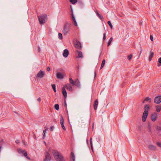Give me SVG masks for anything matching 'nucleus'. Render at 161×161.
Returning a JSON list of instances; mask_svg holds the SVG:
<instances>
[{
    "instance_id": "27",
    "label": "nucleus",
    "mask_w": 161,
    "mask_h": 161,
    "mask_svg": "<svg viewBox=\"0 0 161 161\" xmlns=\"http://www.w3.org/2000/svg\"><path fill=\"white\" fill-rule=\"evenodd\" d=\"M69 82L70 83L72 84L73 85L75 84V81H74L72 78H69Z\"/></svg>"
},
{
    "instance_id": "6",
    "label": "nucleus",
    "mask_w": 161,
    "mask_h": 161,
    "mask_svg": "<svg viewBox=\"0 0 161 161\" xmlns=\"http://www.w3.org/2000/svg\"><path fill=\"white\" fill-rule=\"evenodd\" d=\"M158 114L154 112L151 115V119L153 121H155L158 118Z\"/></svg>"
},
{
    "instance_id": "49",
    "label": "nucleus",
    "mask_w": 161,
    "mask_h": 161,
    "mask_svg": "<svg viewBox=\"0 0 161 161\" xmlns=\"http://www.w3.org/2000/svg\"><path fill=\"white\" fill-rule=\"evenodd\" d=\"M90 143H91L92 142V139L91 137L90 138Z\"/></svg>"
},
{
    "instance_id": "8",
    "label": "nucleus",
    "mask_w": 161,
    "mask_h": 161,
    "mask_svg": "<svg viewBox=\"0 0 161 161\" xmlns=\"http://www.w3.org/2000/svg\"><path fill=\"white\" fill-rule=\"evenodd\" d=\"M161 102V96H157L155 98L154 103L156 104H159Z\"/></svg>"
},
{
    "instance_id": "25",
    "label": "nucleus",
    "mask_w": 161,
    "mask_h": 161,
    "mask_svg": "<svg viewBox=\"0 0 161 161\" xmlns=\"http://www.w3.org/2000/svg\"><path fill=\"white\" fill-rule=\"evenodd\" d=\"M23 154H24V156L26 158H27L28 159H29V160L30 159V158L29 157L28 155V154L27 153V152L26 151L25 152V153H24Z\"/></svg>"
},
{
    "instance_id": "2",
    "label": "nucleus",
    "mask_w": 161,
    "mask_h": 161,
    "mask_svg": "<svg viewBox=\"0 0 161 161\" xmlns=\"http://www.w3.org/2000/svg\"><path fill=\"white\" fill-rule=\"evenodd\" d=\"M145 111L143 112L142 116V120L143 122H145L148 115V111L149 109V106L148 105H146L144 107Z\"/></svg>"
},
{
    "instance_id": "13",
    "label": "nucleus",
    "mask_w": 161,
    "mask_h": 161,
    "mask_svg": "<svg viewBox=\"0 0 161 161\" xmlns=\"http://www.w3.org/2000/svg\"><path fill=\"white\" fill-rule=\"evenodd\" d=\"M64 120L62 116H61L60 117V124L62 128L64 130H66V128L64 125Z\"/></svg>"
},
{
    "instance_id": "23",
    "label": "nucleus",
    "mask_w": 161,
    "mask_h": 161,
    "mask_svg": "<svg viewBox=\"0 0 161 161\" xmlns=\"http://www.w3.org/2000/svg\"><path fill=\"white\" fill-rule=\"evenodd\" d=\"M97 15L99 17V18L101 20L103 19V17L101 16L98 12L97 11H95Z\"/></svg>"
},
{
    "instance_id": "46",
    "label": "nucleus",
    "mask_w": 161,
    "mask_h": 161,
    "mask_svg": "<svg viewBox=\"0 0 161 161\" xmlns=\"http://www.w3.org/2000/svg\"><path fill=\"white\" fill-rule=\"evenodd\" d=\"M46 136L45 134H43V136L42 138L44 139Z\"/></svg>"
},
{
    "instance_id": "52",
    "label": "nucleus",
    "mask_w": 161,
    "mask_h": 161,
    "mask_svg": "<svg viewBox=\"0 0 161 161\" xmlns=\"http://www.w3.org/2000/svg\"><path fill=\"white\" fill-rule=\"evenodd\" d=\"M86 142H87V143H88V139H86Z\"/></svg>"
},
{
    "instance_id": "28",
    "label": "nucleus",
    "mask_w": 161,
    "mask_h": 161,
    "mask_svg": "<svg viewBox=\"0 0 161 161\" xmlns=\"http://www.w3.org/2000/svg\"><path fill=\"white\" fill-rule=\"evenodd\" d=\"M25 150H23L21 149H19L18 150V152L19 153H22L23 154H24V153H25Z\"/></svg>"
},
{
    "instance_id": "32",
    "label": "nucleus",
    "mask_w": 161,
    "mask_h": 161,
    "mask_svg": "<svg viewBox=\"0 0 161 161\" xmlns=\"http://www.w3.org/2000/svg\"><path fill=\"white\" fill-rule=\"evenodd\" d=\"M145 100L147 101H148L149 102H150L151 101V98H149L148 97H147L145 99Z\"/></svg>"
},
{
    "instance_id": "31",
    "label": "nucleus",
    "mask_w": 161,
    "mask_h": 161,
    "mask_svg": "<svg viewBox=\"0 0 161 161\" xmlns=\"http://www.w3.org/2000/svg\"><path fill=\"white\" fill-rule=\"evenodd\" d=\"M113 38L112 37H111L109 39V41L108 42V47L110 45V44L112 41L113 40Z\"/></svg>"
},
{
    "instance_id": "19",
    "label": "nucleus",
    "mask_w": 161,
    "mask_h": 161,
    "mask_svg": "<svg viewBox=\"0 0 161 161\" xmlns=\"http://www.w3.org/2000/svg\"><path fill=\"white\" fill-rule=\"evenodd\" d=\"M156 111L157 113L160 112L161 110V106L160 105H157L155 106Z\"/></svg>"
},
{
    "instance_id": "26",
    "label": "nucleus",
    "mask_w": 161,
    "mask_h": 161,
    "mask_svg": "<svg viewBox=\"0 0 161 161\" xmlns=\"http://www.w3.org/2000/svg\"><path fill=\"white\" fill-rule=\"evenodd\" d=\"M158 62L159 63L158 64L157 66L158 67H159L161 66V57L158 58Z\"/></svg>"
},
{
    "instance_id": "3",
    "label": "nucleus",
    "mask_w": 161,
    "mask_h": 161,
    "mask_svg": "<svg viewBox=\"0 0 161 161\" xmlns=\"http://www.w3.org/2000/svg\"><path fill=\"white\" fill-rule=\"evenodd\" d=\"M47 15L46 14H42L38 16V19L41 24H43L45 22L46 19L47 18Z\"/></svg>"
},
{
    "instance_id": "33",
    "label": "nucleus",
    "mask_w": 161,
    "mask_h": 161,
    "mask_svg": "<svg viewBox=\"0 0 161 161\" xmlns=\"http://www.w3.org/2000/svg\"><path fill=\"white\" fill-rule=\"evenodd\" d=\"M58 38L61 40L63 39V36L62 35L61 33H59L58 34Z\"/></svg>"
},
{
    "instance_id": "29",
    "label": "nucleus",
    "mask_w": 161,
    "mask_h": 161,
    "mask_svg": "<svg viewBox=\"0 0 161 161\" xmlns=\"http://www.w3.org/2000/svg\"><path fill=\"white\" fill-rule=\"evenodd\" d=\"M77 1V0H70V2L73 4H75Z\"/></svg>"
},
{
    "instance_id": "9",
    "label": "nucleus",
    "mask_w": 161,
    "mask_h": 161,
    "mask_svg": "<svg viewBox=\"0 0 161 161\" xmlns=\"http://www.w3.org/2000/svg\"><path fill=\"white\" fill-rule=\"evenodd\" d=\"M45 75V72L42 70H40L37 74L36 76L38 78H41L43 77Z\"/></svg>"
},
{
    "instance_id": "48",
    "label": "nucleus",
    "mask_w": 161,
    "mask_h": 161,
    "mask_svg": "<svg viewBox=\"0 0 161 161\" xmlns=\"http://www.w3.org/2000/svg\"><path fill=\"white\" fill-rule=\"evenodd\" d=\"M53 126H51V127H50L51 130V131H52L53 130Z\"/></svg>"
},
{
    "instance_id": "38",
    "label": "nucleus",
    "mask_w": 161,
    "mask_h": 161,
    "mask_svg": "<svg viewBox=\"0 0 161 161\" xmlns=\"http://www.w3.org/2000/svg\"><path fill=\"white\" fill-rule=\"evenodd\" d=\"M150 40L152 41H153V36H152L150 35Z\"/></svg>"
},
{
    "instance_id": "55",
    "label": "nucleus",
    "mask_w": 161,
    "mask_h": 161,
    "mask_svg": "<svg viewBox=\"0 0 161 161\" xmlns=\"http://www.w3.org/2000/svg\"><path fill=\"white\" fill-rule=\"evenodd\" d=\"M96 72H95V76H96Z\"/></svg>"
},
{
    "instance_id": "39",
    "label": "nucleus",
    "mask_w": 161,
    "mask_h": 161,
    "mask_svg": "<svg viewBox=\"0 0 161 161\" xmlns=\"http://www.w3.org/2000/svg\"><path fill=\"white\" fill-rule=\"evenodd\" d=\"M157 145L159 147H161V143L159 142H157Z\"/></svg>"
},
{
    "instance_id": "37",
    "label": "nucleus",
    "mask_w": 161,
    "mask_h": 161,
    "mask_svg": "<svg viewBox=\"0 0 161 161\" xmlns=\"http://www.w3.org/2000/svg\"><path fill=\"white\" fill-rule=\"evenodd\" d=\"M52 86L53 89L56 88V86L55 84H52Z\"/></svg>"
},
{
    "instance_id": "53",
    "label": "nucleus",
    "mask_w": 161,
    "mask_h": 161,
    "mask_svg": "<svg viewBox=\"0 0 161 161\" xmlns=\"http://www.w3.org/2000/svg\"><path fill=\"white\" fill-rule=\"evenodd\" d=\"M65 106H66L67 104H66V103L65 102Z\"/></svg>"
},
{
    "instance_id": "10",
    "label": "nucleus",
    "mask_w": 161,
    "mask_h": 161,
    "mask_svg": "<svg viewBox=\"0 0 161 161\" xmlns=\"http://www.w3.org/2000/svg\"><path fill=\"white\" fill-rule=\"evenodd\" d=\"M63 87L64 88H66L67 90L70 92L73 91L71 85L69 83H68L64 86Z\"/></svg>"
},
{
    "instance_id": "4",
    "label": "nucleus",
    "mask_w": 161,
    "mask_h": 161,
    "mask_svg": "<svg viewBox=\"0 0 161 161\" xmlns=\"http://www.w3.org/2000/svg\"><path fill=\"white\" fill-rule=\"evenodd\" d=\"M70 23H66L64 26L63 32L64 35H66L69 31L71 26Z\"/></svg>"
},
{
    "instance_id": "36",
    "label": "nucleus",
    "mask_w": 161,
    "mask_h": 161,
    "mask_svg": "<svg viewBox=\"0 0 161 161\" xmlns=\"http://www.w3.org/2000/svg\"><path fill=\"white\" fill-rule=\"evenodd\" d=\"M106 33H104L103 34V41H105V40L106 39Z\"/></svg>"
},
{
    "instance_id": "20",
    "label": "nucleus",
    "mask_w": 161,
    "mask_h": 161,
    "mask_svg": "<svg viewBox=\"0 0 161 161\" xmlns=\"http://www.w3.org/2000/svg\"><path fill=\"white\" fill-rule=\"evenodd\" d=\"M98 105V101L97 99L94 102V107L95 110H96L97 109V107Z\"/></svg>"
},
{
    "instance_id": "5",
    "label": "nucleus",
    "mask_w": 161,
    "mask_h": 161,
    "mask_svg": "<svg viewBox=\"0 0 161 161\" xmlns=\"http://www.w3.org/2000/svg\"><path fill=\"white\" fill-rule=\"evenodd\" d=\"M74 44L75 47L79 50H81L82 48V46L80 42L77 40H75L74 41Z\"/></svg>"
},
{
    "instance_id": "51",
    "label": "nucleus",
    "mask_w": 161,
    "mask_h": 161,
    "mask_svg": "<svg viewBox=\"0 0 161 161\" xmlns=\"http://www.w3.org/2000/svg\"><path fill=\"white\" fill-rule=\"evenodd\" d=\"M53 91H54V92H56V88H55V89H53Z\"/></svg>"
},
{
    "instance_id": "1",
    "label": "nucleus",
    "mask_w": 161,
    "mask_h": 161,
    "mask_svg": "<svg viewBox=\"0 0 161 161\" xmlns=\"http://www.w3.org/2000/svg\"><path fill=\"white\" fill-rule=\"evenodd\" d=\"M53 156L56 161H65L63 155L56 150H53L52 152Z\"/></svg>"
},
{
    "instance_id": "54",
    "label": "nucleus",
    "mask_w": 161,
    "mask_h": 161,
    "mask_svg": "<svg viewBox=\"0 0 161 161\" xmlns=\"http://www.w3.org/2000/svg\"><path fill=\"white\" fill-rule=\"evenodd\" d=\"M145 101H146L145 100L144 101H143V102H142V103H144V102H145Z\"/></svg>"
},
{
    "instance_id": "15",
    "label": "nucleus",
    "mask_w": 161,
    "mask_h": 161,
    "mask_svg": "<svg viewBox=\"0 0 161 161\" xmlns=\"http://www.w3.org/2000/svg\"><path fill=\"white\" fill-rule=\"evenodd\" d=\"M69 51L67 49H65L64 50L63 53V56L64 57L66 58L69 55Z\"/></svg>"
},
{
    "instance_id": "40",
    "label": "nucleus",
    "mask_w": 161,
    "mask_h": 161,
    "mask_svg": "<svg viewBox=\"0 0 161 161\" xmlns=\"http://www.w3.org/2000/svg\"><path fill=\"white\" fill-rule=\"evenodd\" d=\"M47 129H46L44 130H43V134H45L47 131Z\"/></svg>"
},
{
    "instance_id": "18",
    "label": "nucleus",
    "mask_w": 161,
    "mask_h": 161,
    "mask_svg": "<svg viewBox=\"0 0 161 161\" xmlns=\"http://www.w3.org/2000/svg\"><path fill=\"white\" fill-rule=\"evenodd\" d=\"M62 92L63 95L65 98H66L67 97V92L65 90L64 87H63L62 88Z\"/></svg>"
},
{
    "instance_id": "24",
    "label": "nucleus",
    "mask_w": 161,
    "mask_h": 161,
    "mask_svg": "<svg viewBox=\"0 0 161 161\" xmlns=\"http://www.w3.org/2000/svg\"><path fill=\"white\" fill-rule=\"evenodd\" d=\"M105 63V59H103L102 62L101 66L100 67V69H101L104 66Z\"/></svg>"
},
{
    "instance_id": "7",
    "label": "nucleus",
    "mask_w": 161,
    "mask_h": 161,
    "mask_svg": "<svg viewBox=\"0 0 161 161\" xmlns=\"http://www.w3.org/2000/svg\"><path fill=\"white\" fill-rule=\"evenodd\" d=\"M76 55L78 58H83V56L82 53L78 50H76L75 51Z\"/></svg>"
},
{
    "instance_id": "34",
    "label": "nucleus",
    "mask_w": 161,
    "mask_h": 161,
    "mask_svg": "<svg viewBox=\"0 0 161 161\" xmlns=\"http://www.w3.org/2000/svg\"><path fill=\"white\" fill-rule=\"evenodd\" d=\"M132 55L131 54H130L128 56V60L130 61V60L131 59L132 57Z\"/></svg>"
},
{
    "instance_id": "12",
    "label": "nucleus",
    "mask_w": 161,
    "mask_h": 161,
    "mask_svg": "<svg viewBox=\"0 0 161 161\" xmlns=\"http://www.w3.org/2000/svg\"><path fill=\"white\" fill-rule=\"evenodd\" d=\"M45 158L44 159V161H50L51 160V156L49 153L47 152L45 154Z\"/></svg>"
},
{
    "instance_id": "22",
    "label": "nucleus",
    "mask_w": 161,
    "mask_h": 161,
    "mask_svg": "<svg viewBox=\"0 0 161 161\" xmlns=\"http://www.w3.org/2000/svg\"><path fill=\"white\" fill-rule=\"evenodd\" d=\"M71 161H75V156L73 152H71Z\"/></svg>"
},
{
    "instance_id": "50",
    "label": "nucleus",
    "mask_w": 161,
    "mask_h": 161,
    "mask_svg": "<svg viewBox=\"0 0 161 161\" xmlns=\"http://www.w3.org/2000/svg\"><path fill=\"white\" fill-rule=\"evenodd\" d=\"M38 50L39 52H40V47H39L38 48Z\"/></svg>"
},
{
    "instance_id": "44",
    "label": "nucleus",
    "mask_w": 161,
    "mask_h": 161,
    "mask_svg": "<svg viewBox=\"0 0 161 161\" xmlns=\"http://www.w3.org/2000/svg\"><path fill=\"white\" fill-rule=\"evenodd\" d=\"M37 100L39 101V102H40L41 101V98L40 97H39L37 99Z\"/></svg>"
},
{
    "instance_id": "35",
    "label": "nucleus",
    "mask_w": 161,
    "mask_h": 161,
    "mask_svg": "<svg viewBox=\"0 0 161 161\" xmlns=\"http://www.w3.org/2000/svg\"><path fill=\"white\" fill-rule=\"evenodd\" d=\"M108 24L109 25L111 28H112L113 27V26L112 24L111 23V22L110 21H108Z\"/></svg>"
},
{
    "instance_id": "21",
    "label": "nucleus",
    "mask_w": 161,
    "mask_h": 161,
    "mask_svg": "<svg viewBox=\"0 0 161 161\" xmlns=\"http://www.w3.org/2000/svg\"><path fill=\"white\" fill-rule=\"evenodd\" d=\"M154 55V53L153 51H152V50H151L150 52V55L149 56V60L150 61H151L152 59V58L153 57Z\"/></svg>"
},
{
    "instance_id": "42",
    "label": "nucleus",
    "mask_w": 161,
    "mask_h": 161,
    "mask_svg": "<svg viewBox=\"0 0 161 161\" xmlns=\"http://www.w3.org/2000/svg\"><path fill=\"white\" fill-rule=\"evenodd\" d=\"M142 48H141V51H140V54H139V57H140V56L142 52Z\"/></svg>"
},
{
    "instance_id": "11",
    "label": "nucleus",
    "mask_w": 161,
    "mask_h": 161,
    "mask_svg": "<svg viewBox=\"0 0 161 161\" xmlns=\"http://www.w3.org/2000/svg\"><path fill=\"white\" fill-rule=\"evenodd\" d=\"M64 75L60 72H58L56 74V76L57 78L60 79H63L64 76Z\"/></svg>"
},
{
    "instance_id": "41",
    "label": "nucleus",
    "mask_w": 161,
    "mask_h": 161,
    "mask_svg": "<svg viewBox=\"0 0 161 161\" xmlns=\"http://www.w3.org/2000/svg\"><path fill=\"white\" fill-rule=\"evenodd\" d=\"M90 143V144H91V149H92V150L93 151V144H92V142H91V143Z\"/></svg>"
},
{
    "instance_id": "43",
    "label": "nucleus",
    "mask_w": 161,
    "mask_h": 161,
    "mask_svg": "<svg viewBox=\"0 0 161 161\" xmlns=\"http://www.w3.org/2000/svg\"><path fill=\"white\" fill-rule=\"evenodd\" d=\"M157 130H161V127L160 126H158Z\"/></svg>"
},
{
    "instance_id": "17",
    "label": "nucleus",
    "mask_w": 161,
    "mask_h": 161,
    "mask_svg": "<svg viewBox=\"0 0 161 161\" xmlns=\"http://www.w3.org/2000/svg\"><path fill=\"white\" fill-rule=\"evenodd\" d=\"M71 15L72 17V19L74 22V24L75 25V26H77V24L75 20V16L73 14H72Z\"/></svg>"
},
{
    "instance_id": "30",
    "label": "nucleus",
    "mask_w": 161,
    "mask_h": 161,
    "mask_svg": "<svg viewBox=\"0 0 161 161\" xmlns=\"http://www.w3.org/2000/svg\"><path fill=\"white\" fill-rule=\"evenodd\" d=\"M54 108L57 110H58L59 109V106L58 104H55L54 105Z\"/></svg>"
},
{
    "instance_id": "47",
    "label": "nucleus",
    "mask_w": 161,
    "mask_h": 161,
    "mask_svg": "<svg viewBox=\"0 0 161 161\" xmlns=\"http://www.w3.org/2000/svg\"><path fill=\"white\" fill-rule=\"evenodd\" d=\"M15 142L17 143H19V140H16L15 141Z\"/></svg>"
},
{
    "instance_id": "14",
    "label": "nucleus",
    "mask_w": 161,
    "mask_h": 161,
    "mask_svg": "<svg viewBox=\"0 0 161 161\" xmlns=\"http://www.w3.org/2000/svg\"><path fill=\"white\" fill-rule=\"evenodd\" d=\"M73 86H75L77 87L80 88V82L78 79H76L75 81V84Z\"/></svg>"
},
{
    "instance_id": "45",
    "label": "nucleus",
    "mask_w": 161,
    "mask_h": 161,
    "mask_svg": "<svg viewBox=\"0 0 161 161\" xmlns=\"http://www.w3.org/2000/svg\"><path fill=\"white\" fill-rule=\"evenodd\" d=\"M47 71H49L50 70V68L49 67H47Z\"/></svg>"
},
{
    "instance_id": "16",
    "label": "nucleus",
    "mask_w": 161,
    "mask_h": 161,
    "mask_svg": "<svg viewBox=\"0 0 161 161\" xmlns=\"http://www.w3.org/2000/svg\"><path fill=\"white\" fill-rule=\"evenodd\" d=\"M148 148L149 150H155L156 149V147L155 146L153 145H150L148 147Z\"/></svg>"
},
{
    "instance_id": "56",
    "label": "nucleus",
    "mask_w": 161,
    "mask_h": 161,
    "mask_svg": "<svg viewBox=\"0 0 161 161\" xmlns=\"http://www.w3.org/2000/svg\"><path fill=\"white\" fill-rule=\"evenodd\" d=\"M44 143H45V144H46V142H44Z\"/></svg>"
}]
</instances>
